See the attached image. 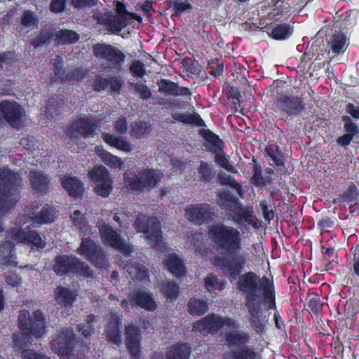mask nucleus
Segmentation results:
<instances>
[{"mask_svg":"<svg viewBox=\"0 0 359 359\" xmlns=\"http://www.w3.org/2000/svg\"><path fill=\"white\" fill-rule=\"evenodd\" d=\"M164 262L165 269L176 278H181L187 274L185 263L177 254L169 255Z\"/></svg>","mask_w":359,"mask_h":359,"instance_id":"26","label":"nucleus"},{"mask_svg":"<svg viewBox=\"0 0 359 359\" xmlns=\"http://www.w3.org/2000/svg\"><path fill=\"white\" fill-rule=\"evenodd\" d=\"M88 175L94 185V191L103 198L110 195L113 190V180L109 170L102 165H95Z\"/></svg>","mask_w":359,"mask_h":359,"instance_id":"16","label":"nucleus"},{"mask_svg":"<svg viewBox=\"0 0 359 359\" xmlns=\"http://www.w3.org/2000/svg\"><path fill=\"white\" fill-rule=\"evenodd\" d=\"M134 227L137 232L146 233L147 242L158 251L163 252L165 243L163 241L161 224L156 217L138 216L134 222Z\"/></svg>","mask_w":359,"mask_h":359,"instance_id":"7","label":"nucleus"},{"mask_svg":"<svg viewBox=\"0 0 359 359\" xmlns=\"http://www.w3.org/2000/svg\"><path fill=\"white\" fill-rule=\"evenodd\" d=\"M15 245L11 241H5L0 244V262L4 265H15L13 259L12 250Z\"/></svg>","mask_w":359,"mask_h":359,"instance_id":"42","label":"nucleus"},{"mask_svg":"<svg viewBox=\"0 0 359 359\" xmlns=\"http://www.w3.org/2000/svg\"><path fill=\"white\" fill-rule=\"evenodd\" d=\"M224 339L230 348L226 359H259L260 354L254 346H249L250 337L248 333L240 330L225 333Z\"/></svg>","mask_w":359,"mask_h":359,"instance_id":"4","label":"nucleus"},{"mask_svg":"<svg viewBox=\"0 0 359 359\" xmlns=\"http://www.w3.org/2000/svg\"><path fill=\"white\" fill-rule=\"evenodd\" d=\"M27 231L20 229L12 228L8 231V236L18 243H25Z\"/></svg>","mask_w":359,"mask_h":359,"instance_id":"58","label":"nucleus"},{"mask_svg":"<svg viewBox=\"0 0 359 359\" xmlns=\"http://www.w3.org/2000/svg\"><path fill=\"white\" fill-rule=\"evenodd\" d=\"M158 92L172 96H190L191 90L187 87L180 86L170 79H161L157 81Z\"/></svg>","mask_w":359,"mask_h":359,"instance_id":"24","label":"nucleus"},{"mask_svg":"<svg viewBox=\"0 0 359 359\" xmlns=\"http://www.w3.org/2000/svg\"><path fill=\"white\" fill-rule=\"evenodd\" d=\"M191 353L188 343L177 342L170 346L165 354V359H189Z\"/></svg>","mask_w":359,"mask_h":359,"instance_id":"31","label":"nucleus"},{"mask_svg":"<svg viewBox=\"0 0 359 359\" xmlns=\"http://www.w3.org/2000/svg\"><path fill=\"white\" fill-rule=\"evenodd\" d=\"M25 243L32 244L37 248L43 249L46 246V242L43 241L36 230L28 229L26 233Z\"/></svg>","mask_w":359,"mask_h":359,"instance_id":"50","label":"nucleus"},{"mask_svg":"<svg viewBox=\"0 0 359 359\" xmlns=\"http://www.w3.org/2000/svg\"><path fill=\"white\" fill-rule=\"evenodd\" d=\"M359 197V189L353 182H349L345 190L338 195V198L333 201L334 203H346L355 205Z\"/></svg>","mask_w":359,"mask_h":359,"instance_id":"33","label":"nucleus"},{"mask_svg":"<svg viewBox=\"0 0 359 359\" xmlns=\"http://www.w3.org/2000/svg\"><path fill=\"white\" fill-rule=\"evenodd\" d=\"M130 72L133 76L140 78L143 77L146 74L144 66L140 60H136L130 65Z\"/></svg>","mask_w":359,"mask_h":359,"instance_id":"61","label":"nucleus"},{"mask_svg":"<svg viewBox=\"0 0 359 359\" xmlns=\"http://www.w3.org/2000/svg\"><path fill=\"white\" fill-rule=\"evenodd\" d=\"M54 293L57 304L65 309L72 307L77 297L76 292L61 285L55 289Z\"/></svg>","mask_w":359,"mask_h":359,"instance_id":"27","label":"nucleus"},{"mask_svg":"<svg viewBox=\"0 0 359 359\" xmlns=\"http://www.w3.org/2000/svg\"><path fill=\"white\" fill-rule=\"evenodd\" d=\"M187 311L192 316H201L208 311V304L203 299L191 297L187 303Z\"/></svg>","mask_w":359,"mask_h":359,"instance_id":"38","label":"nucleus"},{"mask_svg":"<svg viewBox=\"0 0 359 359\" xmlns=\"http://www.w3.org/2000/svg\"><path fill=\"white\" fill-rule=\"evenodd\" d=\"M38 18L34 12L26 11L22 17L21 23L25 27H31L38 23Z\"/></svg>","mask_w":359,"mask_h":359,"instance_id":"64","label":"nucleus"},{"mask_svg":"<svg viewBox=\"0 0 359 359\" xmlns=\"http://www.w3.org/2000/svg\"><path fill=\"white\" fill-rule=\"evenodd\" d=\"M199 135L207 142L204 146L208 151L212 153L222 151L223 141L211 130L202 128L199 132Z\"/></svg>","mask_w":359,"mask_h":359,"instance_id":"29","label":"nucleus"},{"mask_svg":"<svg viewBox=\"0 0 359 359\" xmlns=\"http://www.w3.org/2000/svg\"><path fill=\"white\" fill-rule=\"evenodd\" d=\"M263 304H257L248 305L246 304V308L248 309V313L251 317L250 325L251 327L254 329L256 333L262 334L265 330L266 323L267 322V319L266 316L262 317V305Z\"/></svg>","mask_w":359,"mask_h":359,"instance_id":"25","label":"nucleus"},{"mask_svg":"<svg viewBox=\"0 0 359 359\" xmlns=\"http://www.w3.org/2000/svg\"><path fill=\"white\" fill-rule=\"evenodd\" d=\"M334 220L328 216L321 217L317 223L318 227L324 231H330V229L334 227Z\"/></svg>","mask_w":359,"mask_h":359,"instance_id":"62","label":"nucleus"},{"mask_svg":"<svg viewBox=\"0 0 359 359\" xmlns=\"http://www.w3.org/2000/svg\"><path fill=\"white\" fill-rule=\"evenodd\" d=\"M208 235L218 250L229 255L238 254L241 250L242 238L240 231L233 226L219 222L209 226Z\"/></svg>","mask_w":359,"mask_h":359,"instance_id":"2","label":"nucleus"},{"mask_svg":"<svg viewBox=\"0 0 359 359\" xmlns=\"http://www.w3.org/2000/svg\"><path fill=\"white\" fill-rule=\"evenodd\" d=\"M172 8L176 13L180 14L184 12H189L192 8V6L188 1L176 0L172 2Z\"/></svg>","mask_w":359,"mask_h":359,"instance_id":"63","label":"nucleus"},{"mask_svg":"<svg viewBox=\"0 0 359 359\" xmlns=\"http://www.w3.org/2000/svg\"><path fill=\"white\" fill-rule=\"evenodd\" d=\"M30 186L33 191L41 194H46L51 184V178L41 170H32L29 172Z\"/></svg>","mask_w":359,"mask_h":359,"instance_id":"23","label":"nucleus"},{"mask_svg":"<svg viewBox=\"0 0 359 359\" xmlns=\"http://www.w3.org/2000/svg\"><path fill=\"white\" fill-rule=\"evenodd\" d=\"M276 113H283V116H297L305 110L302 97L293 95H281L276 97L271 105Z\"/></svg>","mask_w":359,"mask_h":359,"instance_id":"15","label":"nucleus"},{"mask_svg":"<svg viewBox=\"0 0 359 359\" xmlns=\"http://www.w3.org/2000/svg\"><path fill=\"white\" fill-rule=\"evenodd\" d=\"M77 252L97 269H106L109 266L105 252L90 237L82 238Z\"/></svg>","mask_w":359,"mask_h":359,"instance_id":"11","label":"nucleus"},{"mask_svg":"<svg viewBox=\"0 0 359 359\" xmlns=\"http://www.w3.org/2000/svg\"><path fill=\"white\" fill-rule=\"evenodd\" d=\"M346 43V36L344 34H332L328 41L330 50L334 54L343 53Z\"/></svg>","mask_w":359,"mask_h":359,"instance_id":"46","label":"nucleus"},{"mask_svg":"<svg viewBox=\"0 0 359 359\" xmlns=\"http://www.w3.org/2000/svg\"><path fill=\"white\" fill-rule=\"evenodd\" d=\"M61 185L72 197L81 198L83 195V184L76 177H65L61 181Z\"/></svg>","mask_w":359,"mask_h":359,"instance_id":"28","label":"nucleus"},{"mask_svg":"<svg viewBox=\"0 0 359 359\" xmlns=\"http://www.w3.org/2000/svg\"><path fill=\"white\" fill-rule=\"evenodd\" d=\"M18 327L27 337L41 338L46 332L45 315L40 310L34 311L32 316L28 310H21L18 316Z\"/></svg>","mask_w":359,"mask_h":359,"instance_id":"9","label":"nucleus"},{"mask_svg":"<svg viewBox=\"0 0 359 359\" xmlns=\"http://www.w3.org/2000/svg\"><path fill=\"white\" fill-rule=\"evenodd\" d=\"M204 285L208 292L214 290H222L226 287V282L224 280H218L213 273H209L204 279Z\"/></svg>","mask_w":359,"mask_h":359,"instance_id":"48","label":"nucleus"},{"mask_svg":"<svg viewBox=\"0 0 359 359\" xmlns=\"http://www.w3.org/2000/svg\"><path fill=\"white\" fill-rule=\"evenodd\" d=\"M53 36L54 34L51 29H42L31 39L30 43L35 50H39L50 44Z\"/></svg>","mask_w":359,"mask_h":359,"instance_id":"41","label":"nucleus"},{"mask_svg":"<svg viewBox=\"0 0 359 359\" xmlns=\"http://www.w3.org/2000/svg\"><path fill=\"white\" fill-rule=\"evenodd\" d=\"M163 178V173L154 168H143L136 173L127 170L123 173L124 182L133 191H151L157 187Z\"/></svg>","mask_w":359,"mask_h":359,"instance_id":"6","label":"nucleus"},{"mask_svg":"<svg viewBox=\"0 0 359 359\" xmlns=\"http://www.w3.org/2000/svg\"><path fill=\"white\" fill-rule=\"evenodd\" d=\"M233 213L238 217V222L242 221L252 224L256 219L255 215L252 214V212L248 209H243L241 205L238 206L236 210H233Z\"/></svg>","mask_w":359,"mask_h":359,"instance_id":"51","label":"nucleus"},{"mask_svg":"<svg viewBox=\"0 0 359 359\" xmlns=\"http://www.w3.org/2000/svg\"><path fill=\"white\" fill-rule=\"evenodd\" d=\"M215 154V162L219 165L222 168L226 169L227 171L231 172H236V171H234V168L233 165L229 164V156L226 155L224 152L222 154H219V151H217Z\"/></svg>","mask_w":359,"mask_h":359,"instance_id":"56","label":"nucleus"},{"mask_svg":"<svg viewBox=\"0 0 359 359\" xmlns=\"http://www.w3.org/2000/svg\"><path fill=\"white\" fill-rule=\"evenodd\" d=\"M132 86L133 93L137 94L140 99L147 100L151 97V90L144 83L137 82L133 83Z\"/></svg>","mask_w":359,"mask_h":359,"instance_id":"52","label":"nucleus"},{"mask_svg":"<svg viewBox=\"0 0 359 359\" xmlns=\"http://www.w3.org/2000/svg\"><path fill=\"white\" fill-rule=\"evenodd\" d=\"M126 345L130 353V359H140L142 355V336L138 327L129 325L125 329Z\"/></svg>","mask_w":359,"mask_h":359,"instance_id":"21","label":"nucleus"},{"mask_svg":"<svg viewBox=\"0 0 359 359\" xmlns=\"http://www.w3.org/2000/svg\"><path fill=\"white\" fill-rule=\"evenodd\" d=\"M110 88L112 92L119 94L120 90L124 85V81L121 76L117 74L115 76H111L109 79Z\"/></svg>","mask_w":359,"mask_h":359,"instance_id":"59","label":"nucleus"},{"mask_svg":"<svg viewBox=\"0 0 359 359\" xmlns=\"http://www.w3.org/2000/svg\"><path fill=\"white\" fill-rule=\"evenodd\" d=\"M94 56L107 62L109 67L116 69H121L124 64L126 55L117 47L106 43H97L93 46Z\"/></svg>","mask_w":359,"mask_h":359,"instance_id":"13","label":"nucleus"},{"mask_svg":"<svg viewBox=\"0 0 359 359\" xmlns=\"http://www.w3.org/2000/svg\"><path fill=\"white\" fill-rule=\"evenodd\" d=\"M161 292L163 295L170 302L177 300L180 296V286L174 280H168L162 283Z\"/></svg>","mask_w":359,"mask_h":359,"instance_id":"39","label":"nucleus"},{"mask_svg":"<svg viewBox=\"0 0 359 359\" xmlns=\"http://www.w3.org/2000/svg\"><path fill=\"white\" fill-rule=\"evenodd\" d=\"M70 219L80 233H86L88 231V222L85 215L79 210H74L70 215Z\"/></svg>","mask_w":359,"mask_h":359,"instance_id":"49","label":"nucleus"},{"mask_svg":"<svg viewBox=\"0 0 359 359\" xmlns=\"http://www.w3.org/2000/svg\"><path fill=\"white\" fill-rule=\"evenodd\" d=\"M55 39L61 45L72 44L79 40V35L75 31L63 29L56 33Z\"/></svg>","mask_w":359,"mask_h":359,"instance_id":"44","label":"nucleus"},{"mask_svg":"<svg viewBox=\"0 0 359 359\" xmlns=\"http://www.w3.org/2000/svg\"><path fill=\"white\" fill-rule=\"evenodd\" d=\"M152 131V126L149 122L138 120L130 123V135L135 139L147 137Z\"/></svg>","mask_w":359,"mask_h":359,"instance_id":"35","label":"nucleus"},{"mask_svg":"<svg viewBox=\"0 0 359 359\" xmlns=\"http://www.w3.org/2000/svg\"><path fill=\"white\" fill-rule=\"evenodd\" d=\"M293 33V29L289 24H278L273 27L271 32V36L275 40H285L288 39Z\"/></svg>","mask_w":359,"mask_h":359,"instance_id":"45","label":"nucleus"},{"mask_svg":"<svg viewBox=\"0 0 359 359\" xmlns=\"http://www.w3.org/2000/svg\"><path fill=\"white\" fill-rule=\"evenodd\" d=\"M87 74V69H83L81 67H76L69 70L64 69L57 80L62 83L74 82L84 79Z\"/></svg>","mask_w":359,"mask_h":359,"instance_id":"36","label":"nucleus"},{"mask_svg":"<svg viewBox=\"0 0 359 359\" xmlns=\"http://www.w3.org/2000/svg\"><path fill=\"white\" fill-rule=\"evenodd\" d=\"M97 154L100 158L101 161L109 167H114L122 170L123 167V161L122 159L105 149H100L97 151Z\"/></svg>","mask_w":359,"mask_h":359,"instance_id":"40","label":"nucleus"},{"mask_svg":"<svg viewBox=\"0 0 359 359\" xmlns=\"http://www.w3.org/2000/svg\"><path fill=\"white\" fill-rule=\"evenodd\" d=\"M109 85V79L100 74L95 75L92 80V87L95 92H101L106 90Z\"/></svg>","mask_w":359,"mask_h":359,"instance_id":"53","label":"nucleus"},{"mask_svg":"<svg viewBox=\"0 0 359 359\" xmlns=\"http://www.w3.org/2000/svg\"><path fill=\"white\" fill-rule=\"evenodd\" d=\"M114 3L115 15L111 11H107L100 13L96 18L97 23L102 26L108 33L118 35L128 25L131 19L142 22V17L135 13L128 11L123 1L116 0Z\"/></svg>","mask_w":359,"mask_h":359,"instance_id":"3","label":"nucleus"},{"mask_svg":"<svg viewBox=\"0 0 359 359\" xmlns=\"http://www.w3.org/2000/svg\"><path fill=\"white\" fill-rule=\"evenodd\" d=\"M99 127V121L91 116L80 117L67 128V135L70 138L80 135L84 138L93 137Z\"/></svg>","mask_w":359,"mask_h":359,"instance_id":"19","label":"nucleus"},{"mask_svg":"<svg viewBox=\"0 0 359 359\" xmlns=\"http://www.w3.org/2000/svg\"><path fill=\"white\" fill-rule=\"evenodd\" d=\"M224 325L233 329L238 328V324L233 319L212 313L196 321L194 324V330L200 332L214 333L219 332Z\"/></svg>","mask_w":359,"mask_h":359,"instance_id":"18","label":"nucleus"},{"mask_svg":"<svg viewBox=\"0 0 359 359\" xmlns=\"http://www.w3.org/2000/svg\"><path fill=\"white\" fill-rule=\"evenodd\" d=\"M67 0H51L49 5V10L54 14L64 12L67 7Z\"/></svg>","mask_w":359,"mask_h":359,"instance_id":"60","label":"nucleus"},{"mask_svg":"<svg viewBox=\"0 0 359 359\" xmlns=\"http://www.w3.org/2000/svg\"><path fill=\"white\" fill-rule=\"evenodd\" d=\"M341 121L344 123V129L346 132V134H349L351 136L354 137L359 133L358 126L355 123H353L350 116H343L341 117Z\"/></svg>","mask_w":359,"mask_h":359,"instance_id":"54","label":"nucleus"},{"mask_svg":"<svg viewBox=\"0 0 359 359\" xmlns=\"http://www.w3.org/2000/svg\"><path fill=\"white\" fill-rule=\"evenodd\" d=\"M236 288L244 298L245 306L264 304L267 310L276 309V288L272 278L261 277L250 271L241 275Z\"/></svg>","mask_w":359,"mask_h":359,"instance_id":"1","label":"nucleus"},{"mask_svg":"<svg viewBox=\"0 0 359 359\" xmlns=\"http://www.w3.org/2000/svg\"><path fill=\"white\" fill-rule=\"evenodd\" d=\"M130 304L132 306H139L148 311H154L157 309V304L151 293L145 291H134L128 295Z\"/></svg>","mask_w":359,"mask_h":359,"instance_id":"22","label":"nucleus"},{"mask_svg":"<svg viewBox=\"0 0 359 359\" xmlns=\"http://www.w3.org/2000/svg\"><path fill=\"white\" fill-rule=\"evenodd\" d=\"M208 69L209 74L215 77L219 78L221 75H222L224 72V65L223 63L219 62L218 59L211 60L208 61Z\"/></svg>","mask_w":359,"mask_h":359,"instance_id":"55","label":"nucleus"},{"mask_svg":"<svg viewBox=\"0 0 359 359\" xmlns=\"http://www.w3.org/2000/svg\"><path fill=\"white\" fill-rule=\"evenodd\" d=\"M79 345V341L76 334L68 327H62L52 341V346L55 353L62 359H82L84 351L76 350ZM81 345L84 347L83 351L88 347L86 342H82Z\"/></svg>","mask_w":359,"mask_h":359,"instance_id":"5","label":"nucleus"},{"mask_svg":"<svg viewBox=\"0 0 359 359\" xmlns=\"http://www.w3.org/2000/svg\"><path fill=\"white\" fill-rule=\"evenodd\" d=\"M57 218V211L53 206L46 204L32 217V221L39 224H51Z\"/></svg>","mask_w":359,"mask_h":359,"instance_id":"34","label":"nucleus"},{"mask_svg":"<svg viewBox=\"0 0 359 359\" xmlns=\"http://www.w3.org/2000/svg\"><path fill=\"white\" fill-rule=\"evenodd\" d=\"M265 153L269 156L278 167L284 165V154L279 146L275 144L266 145Z\"/></svg>","mask_w":359,"mask_h":359,"instance_id":"47","label":"nucleus"},{"mask_svg":"<svg viewBox=\"0 0 359 359\" xmlns=\"http://www.w3.org/2000/svg\"><path fill=\"white\" fill-rule=\"evenodd\" d=\"M102 241L118 250L124 256H129L133 252V247L126 243L120 233L116 231L112 226L105 222L99 223L97 225Z\"/></svg>","mask_w":359,"mask_h":359,"instance_id":"17","label":"nucleus"},{"mask_svg":"<svg viewBox=\"0 0 359 359\" xmlns=\"http://www.w3.org/2000/svg\"><path fill=\"white\" fill-rule=\"evenodd\" d=\"M229 257L216 256L212 264L221 269L223 274L231 281L238 280L243 269H245L247 260L243 255H231Z\"/></svg>","mask_w":359,"mask_h":359,"instance_id":"10","label":"nucleus"},{"mask_svg":"<svg viewBox=\"0 0 359 359\" xmlns=\"http://www.w3.org/2000/svg\"><path fill=\"white\" fill-rule=\"evenodd\" d=\"M0 112L4 120L13 128L22 129L26 118L25 109L16 101L3 100L0 102Z\"/></svg>","mask_w":359,"mask_h":359,"instance_id":"14","label":"nucleus"},{"mask_svg":"<svg viewBox=\"0 0 359 359\" xmlns=\"http://www.w3.org/2000/svg\"><path fill=\"white\" fill-rule=\"evenodd\" d=\"M114 128L120 135L109 133H102V138L103 141L111 147H114L126 154L130 153L133 146L130 141L127 140L126 137L121 135L126 133L128 130V122L126 117L121 115L114 122Z\"/></svg>","mask_w":359,"mask_h":359,"instance_id":"12","label":"nucleus"},{"mask_svg":"<svg viewBox=\"0 0 359 359\" xmlns=\"http://www.w3.org/2000/svg\"><path fill=\"white\" fill-rule=\"evenodd\" d=\"M172 118L183 124L195 126L200 128L206 126L205 121L202 119L200 114L196 112L192 114H175L172 115Z\"/></svg>","mask_w":359,"mask_h":359,"instance_id":"37","label":"nucleus"},{"mask_svg":"<svg viewBox=\"0 0 359 359\" xmlns=\"http://www.w3.org/2000/svg\"><path fill=\"white\" fill-rule=\"evenodd\" d=\"M121 320L120 318L116 315L112 316L106 333L107 340L117 346L121 343Z\"/></svg>","mask_w":359,"mask_h":359,"instance_id":"32","label":"nucleus"},{"mask_svg":"<svg viewBox=\"0 0 359 359\" xmlns=\"http://www.w3.org/2000/svg\"><path fill=\"white\" fill-rule=\"evenodd\" d=\"M199 180L204 184H210L215 177L214 168L205 161H201L197 169Z\"/></svg>","mask_w":359,"mask_h":359,"instance_id":"43","label":"nucleus"},{"mask_svg":"<svg viewBox=\"0 0 359 359\" xmlns=\"http://www.w3.org/2000/svg\"><path fill=\"white\" fill-rule=\"evenodd\" d=\"M217 205L224 210H230L233 212L240 205L238 197L233 196L229 190H223L217 194Z\"/></svg>","mask_w":359,"mask_h":359,"instance_id":"30","label":"nucleus"},{"mask_svg":"<svg viewBox=\"0 0 359 359\" xmlns=\"http://www.w3.org/2000/svg\"><path fill=\"white\" fill-rule=\"evenodd\" d=\"M219 182L222 185H229L238 191H241L242 186L239 184L233 177L229 175H219L218 176Z\"/></svg>","mask_w":359,"mask_h":359,"instance_id":"57","label":"nucleus"},{"mask_svg":"<svg viewBox=\"0 0 359 359\" xmlns=\"http://www.w3.org/2000/svg\"><path fill=\"white\" fill-rule=\"evenodd\" d=\"M53 269L59 276L76 275L90 278L93 274L90 266L74 255H57L54 259Z\"/></svg>","mask_w":359,"mask_h":359,"instance_id":"8","label":"nucleus"},{"mask_svg":"<svg viewBox=\"0 0 359 359\" xmlns=\"http://www.w3.org/2000/svg\"><path fill=\"white\" fill-rule=\"evenodd\" d=\"M212 207L208 203L189 205L185 208V217L191 223L201 226L209 223L214 216Z\"/></svg>","mask_w":359,"mask_h":359,"instance_id":"20","label":"nucleus"}]
</instances>
